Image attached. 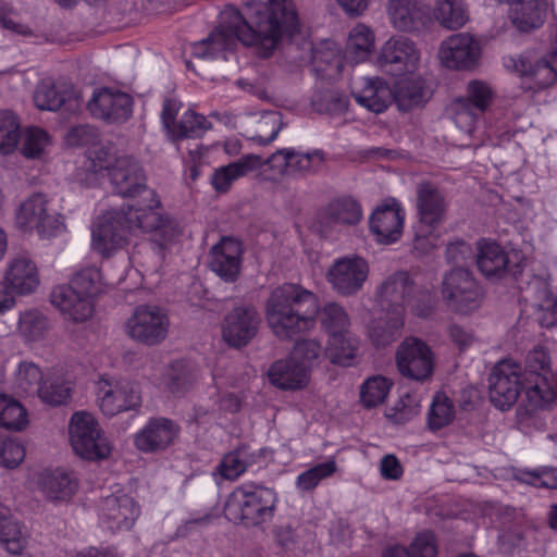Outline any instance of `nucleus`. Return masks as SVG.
<instances>
[{
	"instance_id": "nucleus-62",
	"label": "nucleus",
	"mask_w": 557,
	"mask_h": 557,
	"mask_svg": "<svg viewBox=\"0 0 557 557\" xmlns=\"http://www.w3.org/2000/svg\"><path fill=\"white\" fill-rule=\"evenodd\" d=\"M542 374L554 376L550 370V357L544 347H535L527 355L525 368L522 375L533 376Z\"/></svg>"
},
{
	"instance_id": "nucleus-64",
	"label": "nucleus",
	"mask_w": 557,
	"mask_h": 557,
	"mask_svg": "<svg viewBox=\"0 0 557 557\" xmlns=\"http://www.w3.org/2000/svg\"><path fill=\"white\" fill-rule=\"evenodd\" d=\"M519 479L536 487L557 488V471L553 468L525 470L520 473Z\"/></svg>"
},
{
	"instance_id": "nucleus-34",
	"label": "nucleus",
	"mask_w": 557,
	"mask_h": 557,
	"mask_svg": "<svg viewBox=\"0 0 557 557\" xmlns=\"http://www.w3.org/2000/svg\"><path fill=\"white\" fill-rule=\"evenodd\" d=\"M555 377L547 374L523 376V388L531 409H547L557 400Z\"/></svg>"
},
{
	"instance_id": "nucleus-4",
	"label": "nucleus",
	"mask_w": 557,
	"mask_h": 557,
	"mask_svg": "<svg viewBox=\"0 0 557 557\" xmlns=\"http://www.w3.org/2000/svg\"><path fill=\"white\" fill-rule=\"evenodd\" d=\"M274 490L256 484H243L230 495L226 510L247 524H260L270 520L276 504Z\"/></svg>"
},
{
	"instance_id": "nucleus-55",
	"label": "nucleus",
	"mask_w": 557,
	"mask_h": 557,
	"mask_svg": "<svg viewBox=\"0 0 557 557\" xmlns=\"http://www.w3.org/2000/svg\"><path fill=\"white\" fill-rule=\"evenodd\" d=\"M393 382L384 376L368 379L361 386L360 400L367 408L381 405L387 397Z\"/></svg>"
},
{
	"instance_id": "nucleus-61",
	"label": "nucleus",
	"mask_w": 557,
	"mask_h": 557,
	"mask_svg": "<svg viewBox=\"0 0 557 557\" xmlns=\"http://www.w3.org/2000/svg\"><path fill=\"white\" fill-rule=\"evenodd\" d=\"M493 98V92L490 86L480 81H472L468 84L467 98H460L461 101L470 103L475 112H483L488 108Z\"/></svg>"
},
{
	"instance_id": "nucleus-50",
	"label": "nucleus",
	"mask_w": 557,
	"mask_h": 557,
	"mask_svg": "<svg viewBox=\"0 0 557 557\" xmlns=\"http://www.w3.org/2000/svg\"><path fill=\"white\" fill-rule=\"evenodd\" d=\"M28 423L26 409L15 399L0 395V425L21 431Z\"/></svg>"
},
{
	"instance_id": "nucleus-20",
	"label": "nucleus",
	"mask_w": 557,
	"mask_h": 557,
	"mask_svg": "<svg viewBox=\"0 0 557 557\" xmlns=\"http://www.w3.org/2000/svg\"><path fill=\"white\" fill-rule=\"evenodd\" d=\"M442 63L448 69H471L479 59V42L467 33L446 38L438 51Z\"/></svg>"
},
{
	"instance_id": "nucleus-26",
	"label": "nucleus",
	"mask_w": 557,
	"mask_h": 557,
	"mask_svg": "<svg viewBox=\"0 0 557 557\" xmlns=\"http://www.w3.org/2000/svg\"><path fill=\"white\" fill-rule=\"evenodd\" d=\"M242 244L235 238L223 237L210 251V268L226 282H234L242 263Z\"/></svg>"
},
{
	"instance_id": "nucleus-8",
	"label": "nucleus",
	"mask_w": 557,
	"mask_h": 557,
	"mask_svg": "<svg viewBox=\"0 0 557 557\" xmlns=\"http://www.w3.org/2000/svg\"><path fill=\"white\" fill-rule=\"evenodd\" d=\"M125 208L112 209L99 215L91 225V249L103 258L122 249L129 235Z\"/></svg>"
},
{
	"instance_id": "nucleus-30",
	"label": "nucleus",
	"mask_w": 557,
	"mask_h": 557,
	"mask_svg": "<svg viewBox=\"0 0 557 557\" xmlns=\"http://www.w3.org/2000/svg\"><path fill=\"white\" fill-rule=\"evenodd\" d=\"M149 203L145 207L128 206L125 208V221L129 225V232L140 230L143 232H157L166 226V219L161 212V202L154 191L149 190Z\"/></svg>"
},
{
	"instance_id": "nucleus-15",
	"label": "nucleus",
	"mask_w": 557,
	"mask_h": 557,
	"mask_svg": "<svg viewBox=\"0 0 557 557\" xmlns=\"http://www.w3.org/2000/svg\"><path fill=\"white\" fill-rule=\"evenodd\" d=\"M419 59V52L409 38L394 36L383 45L377 62L386 73L400 76L413 72Z\"/></svg>"
},
{
	"instance_id": "nucleus-11",
	"label": "nucleus",
	"mask_w": 557,
	"mask_h": 557,
	"mask_svg": "<svg viewBox=\"0 0 557 557\" xmlns=\"http://www.w3.org/2000/svg\"><path fill=\"white\" fill-rule=\"evenodd\" d=\"M369 273V262L360 256L350 255L335 259L327 269L325 277L337 295L350 297L363 288Z\"/></svg>"
},
{
	"instance_id": "nucleus-6",
	"label": "nucleus",
	"mask_w": 557,
	"mask_h": 557,
	"mask_svg": "<svg viewBox=\"0 0 557 557\" xmlns=\"http://www.w3.org/2000/svg\"><path fill=\"white\" fill-rule=\"evenodd\" d=\"M395 364L403 377L425 383L434 374L435 355L425 342L414 336H408L396 349Z\"/></svg>"
},
{
	"instance_id": "nucleus-40",
	"label": "nucleus",
	"mask_w": 557,
	"mask_h": 557,
	"mask_svg": "<svg viewBox=\"0 0 557 557\" xmlns=\"http://www.w3.org/2000/svg\"><path fill=\"white\" fill-rule=\"evenodd\" d=\"M26 543V536L20 523L12 518L10 510L0 504V544L10 554H20Z\"/></svg>"
},
{
	"instance_id": "nucleus-3",
	"label": "nucleus",
	"mask_w": 557,
	"mask_h": 557,
	"mask_svg": "<svg viewBox=\"0 0 557 557\" xmlns=\"http://www.w3.org/2000/svg\"><path fill=\"white\" fill-rule=\"evenodd\" d=\"M380 306L392 313L404 315L407 308L419 317H428L432 310V296L429 292H413V282L404 271L387 276L376 287Z\"/></svg>"
},
{
	"instance_id": "nucleus-10",
	"label": "nucleus",
	"mask_w": 557,
	"mask_h": 557,
	"mask_svg": "<svg viewBox=\"0 0 557 557\" xmlns=\"http://www.w3.org/2000/svg\"><path fill=\"white\" fill-rule=\"evenodd\" d=\"M96 386L98 406L104 416L112 417L140 405L141 394L135 382L101 376Z\"/></svg>"
},
{
	"instance_id": "nucleus-28",
	"label": "nucleus",
	"mask_w": 557,
	"mask_h": 557,
	"mask_svg": "<svg viewBox=\"0 0 557 557\" xmlns=\"http://www.w3.org/2000/svg\"><path fill=\"white\" fill-rule=\"evenodd\" d=\"M386 11L392 25L403 32L419 29L429 14L423 0H388Z\"/></svg>"
},
{
	"instance_id": "nucleus-19",
	"label": "nucleus",
	"mask_w": 557,
	"mask_h": 557,
	"mask_svg": "<svg viewBox=\"0 0 557 557\" xmlns=\"http://www.w3.org/2000/svg\"><path fill=\"white\" fill-rule=\"evenodd\" d=\"M259 324L260 317L255 308H234L224 318L222 327L223 339L231 346L243 347L256 336Z\"/></svg>"
},
{
	"instance_id": "nucleus-25",
	"label": "nucleus",
	"mask_w": 557,
	"mask_h": 557,
	"mask_svg": "<svg viewBox=\"0 0 557 557\" xmlns=\"http://www.w3.org/2000/svg\"><path fill=\"white\" fill-rule=\"evenodd\" d=\"M4 283L8 289L20 296L35 293L40 284L37 265L25 256L12 258L4 272Z\"/></svg>"
},
{
	"instance_id": "nucleus-22",
	"label": "nucleus",
	"mask_w": 557,
	"mask_h": 557,
	"mask_svg": "<svg viewBox=\"0 0 557 557\" xmlns=\"http://www.w3.org/2000/svg\"><path fill=\"white\" fill-rule=\"evenodd\" d=\"M351 95L362 108L375 114L383 113L394 100V90L380 77H362L354 83Z\"/></svg>"
},
{
	"instance_id": "nucleus-56",
	"label": "nucleus",
	"mask_w": 557,
	"mask_h": 557,
	"mask_svg": "<svg viewBox=\"0 0 557 557\" xmlns=\"http://www.w3.org/2000/svg\"><path fill=\"white\" fill-rule=\"evenodd\" d=\"M195 382L194 375L183 362H174L163 376L165 389L173 395H181L188 391Z\"/></svg>"
},
{
	"instance_id": "nucleus-13",
	"label": "nucleus",
	"mask_w": 557,
	"mask_h": 557,
	"mask_svg": "<svg viewBox=\"0 0 557 557\" xmlns=\"http://www.w3.org/2000/svg\"><path fill=\"white\" fill-rule=\"evenodd\" d=\"M70 442L74 453H110L112 447L92 414L78 411L70 420Z\"/></svg>"
},
{
	"instance_id": "nucleus-18",
	"label": "nucleus",
	"mask_w": 557,
	"mask_h": 557,
	"mask_svg": "<svg viewBox=\"0 0 557 557\" xmlns=\"http://www.w3.org/2000/svg\"><path fill=\"white\" fill-rule=\"evenodd\" d=\"M87 106L94 116L110 123H123L133 113L132 97L109 88L95 91Z\"/></svg>"
},
{
	"instance_id": "nucleus-46",
	"label": "nucleus",
	"mask_w": 557,
	"mask_h": 557,
	"mask_svg": "<svg viewBox=\"0 0 557 557\" xmlns=\"http://www.w3.org/2000/svg\"><path fill=\"white\" fill-rule=\"evenodd\" d=\"M46 374L32 361L20 362L14 375V388L17 394L37 395Z\"/></svg>"
},
{
	"instance_id": "nucleus-1",
	"label": "nucleus",
	"mask_w": 557,
	"mask_h": 557,
	"mask_svg": "<svg viewBox=\"0 0 557 557\" xmlns=\"http://www.w3.org/2000/svg\"><path fill=\"white\" fill-rule=\"evenodd\" d=\"M246 17L235 8L222 12V20L208 37L191 45L194 57L202 60L226 59L237 42L256 46L263 58L272 54L284 37L292 38L300 29L293 0H251L246 3Z\"/></svg>"
},
{
	"instance_id": "nucleus-42",
	"label": "nucleus",
	"mask_w": 557,
	"mask_h": 557,
	"mask_svg": "<svg viewBox=\"0 0 557 557\" xmlns=\"http://www.w3.org/2000/svg\"><path fill=\"white\" fill-rule=\"evenodd\" d=\"M358 345L357 337L351 333L333 336L329 338L325 355L332 363L348 367L357 356Z\"/></svg>"
},
{
	"instance_id": "nucleus-5",
	"label": "nucleus",
	"mask_w": 557,
	"mask_h": 557,
	"mask_svg": "<svg viewBox=\"0 0 557 557\" xmlns=\"http://www.w3.org/2000/svg\"><path fill=\"white\" fill-rule=\"evenodd\" d=\"M442 295L447 307L460 314L476 310L483 299V292L472 273L460 267L444 274Z\"/></svg>"
},
{
	"instance_id": "nucleus-45",
	"label": "nucleus",
	"mask_w": 557,
	"mask_h": 557,
	"mask_svg": "<svg viewBox=\"0 0 557 557\" xmlns=\"http://www.w3.org/2000/svg\"><path fill=\"white\" fill-rule=\"evenodd\" d=\"M69 285L92 302L98 295L104 292L106 287L101 272L96 267L82 269L74 275Z\"/></svg>"
},
{
	"instance_id": "nucleus-63",
	"label": "nucleus",
	"mask_w": 557,
	"mask_h": 557,
	"mask_svg": "<svg viewBox=\"0 0 557 557\" xmlns=\"http://www.w3.org/2000/svg\"><path fill=\"white\" fill-rule=\"evenodd\" d=\"M49 135L39 127H29L24 135L22 152L26 158H39L49 145Z\"/></svg>"
},
{
	"instance_id": "nucleus-38",
	"label": "nucleus",
	"mask_w": 557,
	"mask_h": 557,
	"mask_svg": "<svg viewBox=\"0 0 557 557\" xmlns=\"http://www.w3.org/2000/svg\"><path fill=\"white\" fill-rule=\"evenodd\" d=\"M425 82L420 78L399 81L394 91V100L400 111H409L423 106L430 98Z\"/></svg>"
},
{
	"instance_id": "nucleus-43",
	"label": "nucleus",
	"mask_w": 557,
	"mask_h": 557,
	"mask_svg": "<svg viewBox=\"0 0 557 557\" xmlns=\"http://www.w3.org/2000/svg\"><path fill=\"white\" fill-rule=\"evenodd\" d=\"M456 416L454 401L444 393L434 394L429 407L426 422L432 431L441 430L449 425Z\"/></svg>"
},
{
	"instance_id": "nucleus-35",
	"label": "nucleus",
	"mask_w": 557,
	"mask_h": 557,
	"mask_svg": "<svg viewBox=\"0 0 557 557\" xmlns=\"http://www.w3.org/2000/svg\"><path fill=\"white\" fill-rule=\"evenodd\" d=\"M259 164L260 158L258 156L248 154L235 162L215 169L211 176L213 189L218 193H226L235 181L257 170Z\"/></svg>"
},
{
	"instance_id": "nucleus-32",
	"label": "nucleus",
	"mask_w": 557,
	"mask_h": 557,
	"mask_svg": "<svg viewBox=\"0 0 557 557\" xmlns=\"http://www.w3.org/2000/svg\"><path fill=\"white\" fill-rule=\"evenodd\" d=\"M267 375L273 386L284 391H295L307 386L310 374L289 356L287 359L273 362Z\"/></svg>"
},
{
	"instance_id": "nucleus-27",
	"label": "nucleus",
	"mask_w": 557,
	"mask_h": 557,
	"mask_svg": "<svg viewBox=\"0 0 557 557\" xmlns=\"http://www.w3.org/2000/svg\"><path fill=\"white\" fill-rule=\"evenodd\" d=\"M50 301L64 319L73 322H84L88 320L94 312L92 301L87 300L71 285L55 286L50 294Z\"/></svg>"
},
{
	"instance_id": "nucleus-49",
	"label": "nucleus",
	"mask_w": 557,
	"mask_h": 557,
	"mask_svg": "<svg viewBox=\"0 0 557 557\" xmlns=\"http://www.w3.org/2000/svg\"><path fill=\"white\" fill-rule=\"evenodd\" d=\"M210 127V122L203 115L187 110L169 135L173 139L194 138L201 136Z\"/></svg>"
},
{
	"instance_id": "nucleus-16",
	"label": "nucleus",
	"mask_w": 557,
	"mask_h": 557,
	"mask_svg": "<svg viewBox=\"0 0 557 557\" xmlns=\"http://www.w3.org/2000/svg\"><path fill=\"white\" fill-rule=\"evenodd\" d=\"M36 486L46 500L67 504L79 487L76 474L63 467L44 469L37 474Z\"/></svg>"
},
{
	"instance_id": "nucleus-44",
	"label": "nucleus",
	"mask_w": 557,
	"mask_h": 557,
	"mask_svg": "<svg viewBox=\"0 0 557 557\" xmlns=\"http://www.w3.org/2000/svg\"><path fill=\"white\" fill-rule=\"evenodd\" d=\"M434 15L436 21L448 29L460 28L469 20L463 0H437Z\"/></svg>"
},
{
	"instance_id": "nucleus-7",
	"label": "nucleus",
	"mask_w": 557,
	"mask_h": 557,
	"mask_svg": "<svg viewBox=\"0 0 557 557\" xmlns=\"http://www.w3.org/2000/svg\"><path fill=\"white\" fill-rule=\"evenodd\" d=\"M170 318L166 311L158 306H137L124 323L125 334L136 343L156 346L169 334Z\"/></svg>"
},
{
	"instance_id": "nucleus-2",
	"label": "nucleus",
	"mask_w": 557,
	"mask_h": 557,
	"mask_svg": "<svg viewBox=\"0 0 557 557\" xmlns=\"http://www.w3.org/2000/svg\"><path fill=\"white\" fill-rule=\"evenodd\" d=\"M319 312L317 295L298 284L277 286L265 301L268 325L277 338L284 341L313 330Z\"/></svg>"
},
{
	"instance_id": "nucleus-60",
	"label": "nucleus",
	"mask_w": 557,
	"mask_h": 557,
	"mask_svg": "<svg viewBox=\"0 0 557 557\" xmlns=\"http://www.w3.org/2000/svg\"><path fill=\"white\" fill-rule=\"evenodd\" d=\"M21 333L29 341L41 338L48 329L47 318L36 310H28L18 317Z\"/></svg>"
},
{
	"instance_id": "nucleus-12",
	"label": "nucleus",
	"mask_w": 557,
	"mask_h": 557,
	"mask_svg": "<svg viewBox=\"0 0 557 557\" xmlns=\"http://www.w3.org/2000/svg\"><path fill=\"white\" fill-rule=\"evenodd\" d=\"M523 375L519 363L505 359L495 364L488 377L491 403L502 409L510 408L523 388Z\"/></svg>"
},
{
	"instance_id": "nucleus-9",
	"label": "nucleus",
	"mask_w": 557,
	"mask_h": 557,
	"mask_svg": "<svg viewBox=\"0 0 557 557\" xmlns=\"http://www.w3.org/2000/svg\"><path fill=\"white\" fill-rule=\"evenodd\" d=\"M16 221L25 230H35L39 237L51 238L65 228L63 216L49 206L44 194H33L17 211Z\"/></svg>"
},
{
	"instance_id": "nucleus-54",
	"label": "nucleus",
	"mask_w": 557,
	"mask_h": 557,
	"mask_svg": "<svg viewBox=\"0 0 557 557\" xmlns=\"http://www.w3.org/2000/svg\"><path fill=\"white\" fill-rule=\"evenodd\" d=\"M21 138L17 116L9 111H0V153H11Z\"/></svg>"
},
{
	"instance_id": "nucleus-48",
	"label": "nucleus",
	"mask_w": 557,
	"mask_h": 557,
	"mask_svg": "<svg viewBox=\"0 0 557 557\" xmlns=\"http://www.w3.org/2000/svg\"><path fill=\"white\" fill-rule=\"evenodd\" d=\"M324 355L325 349L319 341L313 338L297 341L290 352L293 360L306 368L308 374L320 364Z\"/></svg>"
},
{
	"instance_id": "nucleus-36",
	"label": "nucleus",
	"mask_w": 557,
	"mask_h": 557,
	"mask_svg": "<svg viewBox=\"0 0 557 557\" xmlns=\"http://www.w3.org/2000/svg\"><path fill=\"white\" fill-rule=\"evenodd\" d=\"M511 20L520 32H531L544 23L547 3L545 0H513Z\"/></svg>"
},
{
	"instance_id": "nucleus-31",
	"label": "nucleus",
	"mask_w": 557,
	"mask_h": 557,
	"mask_svg": "<svg viewBox=\"0 0 557 557\" xmlns=\"http://www.w3.org/2000/svg\"><path fill=\"white\" fill-rule=\"evenodd\" d=\"M508 255L496 242L481 238L476 242V265L488 280H499L508 271Z\"/></svg>"
},
{
	"instance_id": "nucleus-33",
	"label": "nucleus",
	"mask_w": 557,
	"mask_h": 557,
	"mask_svg": "<svg viewBox=\"0 0 557 557\" xmlns=\"http://www.w3.org/2000/svg\"><path fill=\"white\" fill-rule=\"evenodd\" d=\"M362 218L360 203L351 197L333 199L320 213V223L326 227L355 225Z\"/></svg>"
},
{
	"instance_id": "nucleus-37",
	"label": "nucleus",
	"mask_w": 557,
	"mask_h": 557,
	"mask_svg": "<svg viewBox=\"0 0 557 557\" xmlns=\"http://www.w3.org/2000/svg\"><path fill=\"white\" fill-rule=\"evenodd\" d=\"M404 323V315L387 311L384 317L370 323L368 327L370 341L376 347H385L394 343L400 337Z\"/></svg>"
},
{
	"instance_id": "nucleus-21",
	"label": "nucleus",
	"mask_w": 557,
	"mask_h": 557,
	"mask_svg": "<svg viewBox=\"0 0 557 557\" xmlns=\"http://www.w3.org/2000/svg\"><path fill=\"white\" fill-rule=\"evenodd\" d=\"M116 194L135 197L146 190V175L139 162L129 156L116 158L109 173Z\"/></svg>"
},
{
	"instance_id": "nucleus-57",
	"label": "nucleus",
	"mask_w": 557,
	"mask_h": 557,
	"mask_svg": "<svg viewBox=\"0 0 557 557\" xmlns=\"http://www.w3.org/2000/svg\"><path fill=\"white\" fill-rule=\"evenodd\" d=\"M335 471V461L326 460L298 474L295 485L300 492H310L314 490L322 480L331 476Z\"/></svg>"
},
{
	"instance_id": "nucleus-52",
	"label": "nucleus",
	"mask_w": 557,
	"mask_h": 557,
	"mask_svg": "<svg viewBox=\"0 0 557 557\" xmlns=\"http://www.w3.org/2000/svg\"><path fill=\"white\" fill-rule=\"evenodd\" d=\"M66 97V90H60L51 81L45 79L35 89L34 102L39 110L57 111L63 106Z\"/></svg>"
},
{
	"instance_id": "nucleus-14",
	"label": "nucleus",
	"mask_w": 557,
	"mask_h": 557,
	"mask_svg": "<svg viewBox=\"0 0 557 557\" xmlns=\"http://www.w3.org/2000/svg\"><path fill=\"white\" fill-rule=\"evenodd\" d=\"M504 66L521 77L533 82L536 89H544L557 81V53L550 52L535 62H531L524 54L507 55Z\"/></svg>"
},
{
	"instance_id": "nucleus-53",
	"label": "nucleus",
	"mask_w": 557,
	"mask_h": 557,
	"mask_svg": "<svg viewBox=\"0 0 557 557\" xmlns=\"http://www.w3.org/2000/svg\"><path fill=\"white\" fill-rule=\"evenodd\" d=\"M283 127L282 114L277 111L264 112L256 123L255 134L250 139L259 145L272 143Z\"/></svg>"
},
{
	"instance_id": "nucleus-41",
	"label": "nucleus",
	"mask_w": 557,
	"mask_h": 557,
	"mask_svg": "<svg viewBox=\"0 0 557 557\" xmlns=\"http://www.w3.org/2000/svg\"><path fill=\"white\" fill-rule=\"evenodd\" d=\"M373 48V33L366 25L359 24L349 33L346 45V58L354 63L362 62L369 58Z\"/></svg>"
},
{
	"instance_id": "nucleus-17",
	"label": "nucleus",
	"mask_w": 557,
	"mask_h": 557,
	"mask_svg": "<svg viewBox=\"0 0 557 557\" xmlns=\"http://www.w3.org/2000/svg\"><path fill=\"white\" fill-rule=\"evenodd\" d=\"M139 516V507L126 494L106 496L99 505V521L112 532L129 530Z\"/></svg>"
},
{
	"instance_id": "nucleus-58",
	"label": "nucleus",
	"mask_w": 557,
	"mask_h": 557,
	"mask_svg": "<svg viewBox=\"0 0 557 557\" xmlns=\"http://www.w3.org/2000/svg\"><path fill=\"white\" fill-rule=\"evenodd\" d=\"M252 460L248 455H223L218 463L213 475L227 481H235L246 472Z\"/></svg>"
},
{
	"instance_id": "nucleus-24",
	"label": "nucleus",
	"mask_w": 557,
	"mask_h": 557,
	"mask_svg": "<svg viewBox=\"0 0 557 557\" xmlns=\"http://www.w3.org/2000/svg\"><path fill=\"white\" fill-rule=\"evenodd\" d=\"M416 195L419 221L430 227L441 224L448 207L444 191L431 182H421L417 186Z\"/></svg>"
},
{
	"instance_id": "nucleus-47",
	"label": "nucleus",
	"mask_w": 557,
	"mask_h": 557,
	"mask_svg": "<svg viewBox=\"0 0 557 557\" xmlns=\"http://www.w3.org/2000/svg\"><path fill=\"white\" fill-rule=\"evenodd\" d=\"M320 322L330 337L350 333V319L341 305L326 304L320 312Z\"/></svg>"
},
{
	"instance_id": "nucleus-59",
	"label": "nucleus",
	"mask_w": 557,
	"mask_h": 557,
	"mask_svg": "<svg viewBox=\"0 0 557 557\" xmlns=\"http://www.w3.org/2000/svg\"><path fill=\"white\" fill-rule=\"evenodd\" d=\"M420 400L418 396L405 393L386 410V418L394 423L403 424L410 421L419 413Z\"/></svg>"
},
{
	"instance_id": "nucleus-51",
	"label": "nucleus",
	"mask_w": 557,
	"mask_h": 557,
	"mask_svg": "<svg viewBox=\"0 0 557 557\" xmlns=\"http://www.w3.org/2000/svg\"><path fill=\"white\" fill-rule=\"evenodd\" d=\"M326 156L321 149L301 152L293 148L290 173L311 175L318 173L325 164Z\"/></svg>"
},
{
	"instance_id": "nucleus-23",
	"label": "nucleus",
	"mask_w": 557,
	"mask_h": 557,
	"mask_svg": "<svg viewBox=\"0 0 557 557\" xmlns=\"http://www.w3.org/2000/svg\"><path fill=\"white\" fill-rule=\"evenodd\" d=\"M405 212L401 207L392 199L389 202L377 207L370 216V230L381 244L397 242L404 228Z\"/></svg>"
},
{
	"instance_id": "nucleus-39",
	"label": "nucleus",
	"mask_w": 557,
	"mask_h": 557,
	"mask_svg": "<svg viewBox=\"0 0 557 557\" xmlns=\"http://www.w3.org/2000/svg\"><path fill=\"white\" fill-rule=\"evenodd\" d=\"M37 396L44 404L51 407L66 405L72 397L71 382L63 375L49 372L45 375Z\"/></svg>"
},
{
	"instance_id": "nucleus-29",
	"label": "nucleus",
	"mask_w": 557,
	"mask_h": 557,
	"mask_svg": "<svg viewBox=\"0 0 557 557\" xmlns=\"http://www.w3.org/2000/svg\"><path fill=\"white\" fill-rule=\"evenodd\" d=\"M180 428L170 419L153 418L137 433L135 445L139 450H164L176 438Z\"/></svg>"
}]
</instances>
